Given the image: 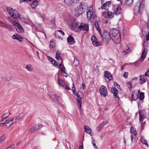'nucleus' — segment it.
Instances as JSON below:
<instances>
[{
    "label": "nucleus",
    "mask_w": 149,
    "mask_h": 149,
    "mask_svg": "<svg viewBox=\"0 0 149 149\" xmlns=\"http://www.w3.org/2000/svg\"><path fill=\"white\" fill-rule=\"evenodd\" d=\"M111 39L116 44L120 43L121 40V35L117 29H113L110 31Z\"/></svg>",
    "instance_id": "nucleus-1"
},
{
    "label": "nucleus",
    "mask_w": 149,
    "mask_h": 149,
    "mask_svg": "<svg viewBox=\"0 0 149 149\" xmlns=\"http://www.w3.org/2000/svg\"><path fill=\"white\" fill-rule=\"evenodd\" d=\"M144 0H141V1L139 0L136 3L134 9V12L135 15H137L139 12L140 14H142V11L143 10L144 7Z\"/></svg>",
    "instance_id": "nucleus-2"
},
{
    "label": "nucleus",
    "mask_w": 149,
    "mask_h": 149,
    "mask_svg": "<svg viewBox=\"0 0 149 149\" xmlns=\"http://www.w3.org/2000/svg\"><path fill=\"white\" fill-rule=\"evenodd\" d=\"M95 25L101 36H102L104 38L107 40H109L111 38L110 31L109 32H108L107 31H105L103 33L102 35V32L100 30V28L99 27L98 22L97 21H95Z\"/></svg>",
    "instance_id": "nucleus-3"
},
{
    "label": "nucleus",
    "mask_w": 149,
    "mask_h": 149,
    "mask_svg": "<svg viewBox=\"0 0 149 149\" xmlns=\"http://www.w3.org/2000/svg\"><path fill=\"white\" fill-rule=\"evenodd\" d=\"M7 13L13 19H20L21 15L16 10L11 8L8 7L6 8Z\"/></svg>",
    "instance_id": "nucleus-4"
},
{
    "label": "nucleus",
    "mask_w": 149,
    "mask_h": 149,
    "mask_svg": "<svg viewBox=\"0 0 149 149\" xmlns=\"http://www.w3.org/2000/svg\"><path fill=\"white\" fill-rule=\"evenodd\" d=\"M9 21L13 24L18 32L22 33L24 32V29L17 21L15 20V19H9Z\"/></svg>",
    "instance_id": "nucleus-5"
},
{
    "label": "nucleus",
    "mask_w": 149,
    "mask_h": 149,
    "mask_svg": "<svg viewBox=\"0 0 149 149\" xmlns=\"http://www.w3.org/2000/svg\"><path fill=\"white\" fill-rule=\"evenodd\" d=\"M147 50L146 49L143 50L140 58L134 63L135 66L138 67L139 64L144 60L147 54Z\"/></svg>",
    "instance_id": "nucleus-6"
},
{
    "label": "nucleus",
    "mask_w": 149,
    "mask_h": 149,
    "mask_svg": "<svg viewBox=\"0 0 149 149\" xmlns=\"http://www.w3.org/2000/svg\"><path fill=\"white\" fill-rule=\"evenodd\" d=\"M75 88L74 86L72 88V90L74 93L76 95L77 98L76 99L77 102V105L79 109L80 110L81 108V104H82L81 100V97H80V95L79 94V92L77 93H75Z\"/></svg>",
    "instance_id": "nucleus-7"
},
{
    "label": "nucleus",
    "mask_w": 149,
    "mask_h": 149,
    "mask_svg": "<svg viewBox=\"0 0 149 149\" xmlns=\"http://www.w3.org/2000/svg\"><path fill=\"white\" fill-rule=\"evenodd\" d=\"M86 13L88 17L90 19H94L95 17H96L95 15V11L93 10L92 8L91 7L88 9Z\"/></svg>",
    "instance_id": "nucleus-8"
},
{
    "label": "nucleus",
    "mask_w": 149,
    "mask_h": 149,
    "mask_svg": "<svg viewBox=\"0 0 149 149\" xmlns=\"http://www.w3.org/2000/svg\"><path fill=\"white\" fill-rule=\"evenodd\" d=\"M79 28V32L81 30L88 31L89 30V27L88 25L84 23H80Z\"/></svg>",
    "instance_id": "nucleus-9"
},
{
    "label": "nucleus",
    "mask_w": 149,
    "mask_h": 149,
    "mask_svg": "<svg viewBox=\"0 0 149 149\" xmlns=\"http://www.w3.org/2000/svg\"><path fill=\"white\" fill-rule=\"evenodd\" d=\"M80 23L74 20L72 24V29L76 32H79V25Z\"/></svg>",
    "instance_id": "nucleus-10"
},
{
    "label": "nucleus",
    "mask_w": 149,
    "mask_h": 149,
    "mask_svg": "<svg viewBox=\"0 0 149 149\" xmlns=\"http://www.w3.org/2000/svg\"><path fill=\"white\" fill-rule=\"evenodd\" d=\"M99 91L102 97H105L107 95V89L104 85H102L99 89Z\"/></svg>",
    "instance_id": "nucleus-11"
},
{
    "label": "nucleus",
    "mask_w": 149,
    "mask_h": 149,
    "mask_svg": "<svg viewBox=\"0 0 149 149\" xmlns=\"http://www.w3.org/2000/svg\"><path fill=\"white\" fill-rule=\"evenodd\" d=\"M91 40L93 44L95 46H100L101 45V42L100 41H97V39L95 36L92 37Z\"/></svg>",
    "instance_id": "nucleus-12"
},
{
    "label": "nucleus",
    "mask_w": 149,
    "mask_h": 149,
    "mask_svg": "<svg viewBox=\"0 0 149 149\" xmlns=\"http://www.w3.org/2000/svg\"><path fill=\"white\" fill-rule=\"evenodd\" d=\"M41 127V126L40 124L35 125L32 126L29 130V132L31 133L40 129Z\"/></svg>",
    "instance_id": "nucleus-13"
},
{
    "label": "nucleus",
    "mask_w": 149,
    "mask_h": 149,
    "mask_svg": "<svg viewBox=\"0 0 149 149\" xmlns=\"http://www.w3.org/2000/svg\"><path fill=\"white\" fill-rule=\"evenodd\" d=\"M85 9L83 7L80 8L77 7V8L76 9L75 11L76 16H79L83 14L84 13Z\"/></svg>",
    "instance_id": "nucleus-14"
},
{
    "label": "nucleus",
    "mask_w": 149,
    "mask_h": 149,
    "mask_svg": "<svg viewBox=\"0 0 149 149\" xmlns=\"http://www.w3.org/2000/svg\"><path fill=\"white\" fill-rule=\"evenodd\" d=\"M12 38L14 40H17L19 42H22L23 40V38L20 35L15 34L12 36Z\"/></svg>",
    "instance_id": "nucleus-15"
},
{
    "label": "nucleus",
    "mask_w": 149,
    "mask_h": 149,
    "mask_svg": "<svg viewBox=\"0 0 149 149\" xmlns=\"http://www.w3.org/2000/svg\"><path fill=\"white\" fill-rule=\"evenodd\" d=\"M111 91L114 95L116 100L117 101H118L119 100V98L117 96V89L115 88H113L111 89Z\"/></svg>",
    "instance_id": "nucleus-16"
},
{
    "label": "nucleus",
    "mask_w": 149,
    "mask_h": 149,
    "mask_svg": "<svg viewBox=\"0 0 149 149\" xmlns=\"http://www.w3.org/2000/svg\"><path fill=\"white\" fill-rule=\"evenodd\" d=\"M15 122V118H13L6 123L5 126L6 128H8L12 125Z\"/></svg>",
    "instance_id": "nucleus-17"
},
{
    "label": "nucleus",
    "mask_w": 149,
    "mask_h": 149,
    "mask_svg": "<svg viewBox=\"0 0 149 149\" xmlns=\"http://www.w3.org/2000/svg\"><path fill=\"white\" fill-rule=\"evenodd\" d=\"M140 81L139 83L140 84L142 85L146 82L147 80V78L144 75H140Z\"/></svg>",
    "instance_id": "nucleus-18"
},
{
    "label": "nucleus",
    "mask_w": 149,
    "mask_h": 149,
    "mask_svg": "<svg viewBox=\"0 0 149 149\" xmlns=\"http://www.w3.org/2000/svg\"><path fill=\"white\" fill-rule=\"evenodd\" d=\"M85 131L87 133L91 135H92V133L91 132V129L87 125H85L84 127Z\"/></svg>",
    "instance_id": "nucleus-19"
},
{
    "label": "nucleus",
    "mask_w": 149,
    "mask_h": 149,
    "mask_svg": "<svg viewBox=\"0 0 149 149\" xmlns=\"http://www.w3.org/2000/svg\"><path fill=\"white\" fill-rule=\"evenodd\" d=\"M104 76L107 77L109 81L112 79V77L111 74L107 71H105L104 73Z\"/></svg>",
    "instance_id": "nucleus-20"
},
{
    "label": "nucleus",
    "mask_w": 149,
    "mask_h": 149,
    "mask_svg": "<svg viewBox=\"0 0 149 149\" xmlns=\"http://www.w3.org/2000/svg\"><path fill=\"white\" fill-rule=\"evenodd\" d=\"M48 59L55 66H57V63L54 60L51 58L50 56H47Z\"/></svg>",
    "instance_id": "nucleus-21"
},
{
    "label": "nucleus",
    "mask_w": 149,
    "mask_h": 149,
    "mask_svg": "<svg viewBox=\"0 0 149 149\" xmlns=\"http://www.w3.org/2000/svg\"><path fill=\"white\" fill-rule=\"evenodd\" d=\"M87 7V4L85 2H82L79 3V5H78L77 7L79 8H86Z\"/></svg>",
    "instance_id": "nucleus-22"
},
{
    "label": "nucleus",
    "mask_w": 149,
    "mask_h": 149,
    "mask_svg": "<svg viewBox=\"0 0 149 149\" xmlns=\"http://www.w3.org/2000/svg\"><path fill=\"white\" fill-rule=\"evenodd\" d=\"M110 4V2L109 1H108L104 4L101 7V8L102 9H105L107 8V7H109V5Z\"/></svg>",
    "instance_id": "nucleus-23"
},
{
    "label": "nucleus",
    "mask_w": 149,
    "mask_h": 149,
    "mask_svg": "<svg viewBox=\"0 0 149 149\" xmlns=\"http://www.w3.org/2000/svg\"><path fill=\"white\" fill-rule=\"evenodd\" d=\"M24 114L23 113H19L16 117H15V119L16 120H19L22 119L24 116Z\"/></svg>",
    "instance_id": "nucleus-24"
},
{
    "label": "nucleus",
    "mask_w": 149,
    "mask_h": 149,
    "mask_svg": "<svg viewBox=\"0 0 149 149\" xmlns=\"http://www.w3.org/2000/svg\"><path fill=\"white\" fill-rule=\"evenodd\" d=\"M64 3L67 6H71L73 5L72 0H64Z\"/></svg>",
    "instance_id": "nucleus-25"
},
{
    "label": "nucleus",
    "mask_w": 149,
    "mask_h": 149,
    "mask_svg": "<svg viewBox=\"0 0 149 149\" xmlns=\"http://www.w3.org/2000/svg\"><path fill=\"white\" fill-rule=\"evenodd\" d=\"M38 2L37 1L34 0L31 4V6L33 8H35L38 4Z\"/></svg>",
    "instance_id": "nucleus-26"
},
{
    "label": "nucleus",
    "mask_w": 149,
    "mask_h": 149,
    "mask_svg": "<svg viewBox=\"0 0 149 149\" xmlns=\"http://www.w3.org/2000/svg\"><path fill=\"white\" fill-rule=\"evenodd\" d=\"M107 123L106 121H103L98 127L97 128V130L98 131H99Z\"/></svg>",
    "instance_id": "nucleus-27"
},
{
    "label": "nucleus",
    "mask_w": 149,
    "mask_h": 149,
    "mask_svg": "<svg viewBox=\"0 0 149 149\" xmlns=\"http://www.w3.org/2000/svg\"><path fill=\"white\" fill-rule=\"evenodd\" d=\"M26 69L29 71H32L33 70V68L31 64H28L26 66Z\"/></svg>",
    "instance_id": "nucleus-28"
},
{
    "label": "nucleus",
    "mask_w": 149,
    "mask_h": 149,
    "mask_svg": "<svg viewBox=\"0 0 149 149\" xmlns=\"http://www.w3.org/2000/svg\"><path fill=\"white\" fill-rule=\"evenodd\" d=\"M60 79H59L58 80V84L60 86H61L63 88H65L67 90H70V88L69 86H66V85H65V84L61 85V84L60 82Z\"/></svg>",
    "instance_id": "nucleus-29"
},
{
    "label": "nucleus",
    "mask_w": 149,
    "mask_h": 149,
    "mask_svg": "<svg viewBox=\"0 0 149 149\" xmlns=\"http://www.w3.org/2000/svg\"><path fill=\"white\" fill-rule=\"evenodd\" d=\"M52 100L55 103H58V97L56 96V94L52 95Z\"/></svg>",
    "instance_id": "nucleus-30"
},
{
    "label": "nucleus",
    "mask_w": 149,
    "mask_h": 149,
    "mask_svg": "<svg viewBox=\"0 0 149 149\" xmlns=\"http://www.w3.org/2000/svg\"><path fill=\"white\" fill-rule=\"evenodd\" d=\"M121 11V8L118 6L116 9V10L115 11V13L116 15H118L120 14Z\"/></svg>",
    "instance_id": "nucleus-31"
},
{
    "label": "nucleus",
    "mask_w": 149,
    "mask_h": 149,
    "mask_svg": "<svg viewBox=\"0 0 149 149\" xmlns=\"http://www.w3.org/2000/svg\"><path fill=\"white\" fill-rule=\"evenodd\" d=\"M59 66L61 68V72H63L64 73L66 74V73L65 72V68L64 65H62L61 64H60Z\"/></svg>",
    "instance_id": "nucleus-32"
},
{
    "label": "nucleus",
    "mask_w": 149,
    "mask_h": 149,
    "mask_svg": "<svg viewBox=\"0 0 149 149\" xmlns=\"http://www.w3.org/2000/svg\"><path fill=\"white\" fill-rule=\"evenodd\" d=\"M144 93L143 92H141L139 97V98L140 100H144Z\"/></svg>",
    "instance_id": "nucleus-33"
},
{
    "label": "nucleus",
    "mask_w": 149,
    "mask_h": 149,
    "mask_svg": "<svg viewBox=\"0 0 149 149\" xmlns=\"http://www.w3.org/2000/svg\"><path fill=\"white\" fill-rule=\"evenodd\" d=\"M56 58L57 60H59L60 59L61 60V58H60V54L59 52L57 51L56 54Z\"/></svg>",
    "instance_id": "nucleus-34"
},
{
    "label": "nucleus",
    "mask_w": 149,
    "mask_h": 149,
    "mask_svg": "<svg viewBox=\"0 0 149 149\" xmlns=\"http://www.w3.org/2000/svg\"><path fill=\"white\" fill-rule=\"evenodd\" d=\"M73 63L75 66H77L79 64V61L77 58H74Z\"/></svg>",
    "instance_id": "nucleus-35"
},
{
    "label": "nucleus",
    "mask_w": 149,
    "mask_h": 149,
    "mask_svg": "<svg viewBox=\"0 0 149 149\" xmlns=\"http://www.w3.org/2000/svg\"><path fill=\"white\" fill-rule=\"evenodd\" d=\"M133 0H127L125 3V5L127 6H130L133 3Z\"/></svg>",
    "instance_id": "nucleus-36"
},
{
    "label": "nucleus",
    "mask_w": 149,
    "mask_h": 149,
    "mask_svg": "<svg viewBox=\"0 0 149 149\" xmlns=\"http://www.w3.org/2000/svg\"><path fill=\"white\" fill-rule=\"evenodd\" d=\"M139 122H143V119L145 118L143 116H142L141 113L139 112Z\"/></svg>",
    "instance_id": "nucleus-37"
},
{
    "label": "nucleus",
    "mask_w": 149,
    "mask_h": 149,
    "mask_svg": "<svg viewBox=\"0 0 149 149\" xmlns=\"http://www.w3.org/2000/svg\"><path fill=\"white\" fill-rule=\"evenodd\" d=\"M49 46L52 48L54 47H55V42L53 40H51L50 42Z\"/></svg>",
    "instance_id": "nucleus-38"
},
{
    "label": "nucleus",
    "mask_w": 149,
    "mask_h": 149,
    "mask_svg": "<svg viewBox=\"0 0 149 149\" xmlns=\"http://www.w3.org/2000/svg\"><path fill=\"white\" fill-rule=\"evenodd\" d=\"M73 40H74V38L71 36H69L67 38V41L68 42H71Z\"/></svg>",
    "instance_id": "nucleus-39"
},
{
    "label": "nucleus",
    "mask_w": 149,
    "mask_h": 149,
    "mask_svg": "<svg viewBox=\"0 0 149 149\" xmlns=\"http://www.w3.org/2000/svg\"><path fill=\"white\" fill-rule=\"evenodd\" d=\"M141 123V131L144 128V126L145 125L146 122L144 121L140 122Z\"/></svg>",
    "instance_id": "nucleus-40"
},
{
    "label": "nucleus",
    "mask_w": 149,
    "mask_h": 149,
    "mask_svg": "<svg viewBox=\"0 0 149 149\" xmlns=\"http://www.w3.org/2000/svg\"><path fill=\"white\" fill-rule=\"evenodd\" d=\"M22 21L26 24H30L31 22L29 19H22Z\"/></svg>",
    "instance_id": "nucleus-41"
},
{
    "label": "nucleus",
    "mask_w": 149,
    "mask_h": 149,
    "mask_svg": "<svg viewBox=\"0 0 149 149\" xmlns=\"http://www.w3.org/2000/svg\"><path fill=\"white\" fill-rule=\"evenodd\" d=\"M2 120L1 121L0 123V125L1 126H2L4 125V124L7 121V120L6 119H2Z\"/></svg>",
    "instance_id": "nucleus-42"
},
{
    "label": "nucleus",
    "mask_w": 149,
    "mask_h": 149,
    "mask_svg": "<svg viewBox=\"0 0 149 149\" xmlns=\"http://www.w3.org/2000/svg\"><path fill=\"white\" fill-rule=\"evenodd\" d=\"M108 16L110 18L113 17L114 14L113 13L111 12H109L107 13Z\"/></svg>",
    "instance_id": "nucleus-43"
},
{
    "label": "nucleus",
    "mask_w": 149,
    "mask_h": 149,
    "mask_svg": "<svg viewBox=\"0 0 149 149\" xmlns=\"http://www.w3.org/2000/svg\"><path fill=\"white\" fill-rule=\"evenodd\" d=\"M9 114L8 113H6L3 114L1 117V119H6L9 116Z\"/></svg>",
    "instance_id": "nucleus-44"
},
{
    "label": "nucleus",
    "mask_w": 149,
    "mask_h": 149,
    "mask_svg": "<svg viewBox=\"0 0 149 149\" xmlns=\"http://www.w3.org/2000/svg\"><path fill=\"white\" fill-rule=\"evenodd\" d=\"M127 86L130 90L132 88V82H130L127 83Z\"/></svg>",
    "instance_id": "nucleus-45"
},
{
    "label": "nucleus",
    "mask_w": 149,
    "mask_h": 149,
    "mask_svg": "<svg viewBox=\"0 0 149 149\" xmlns=\"http://www.w3.org/2000/svg\"><path fill=\"white\" fill-rule=\"evenodd\" d=\"M5 138V136L4 135H2L0 137V145L1 142L3 141Z\"/></svg>",
    "instance_id": "nucleus-46"
},
{
    "label": "nucleus",
    "mask_w": 149,
    "mask_h": 149,
    "mask_svg": "<svg viewBox=\"0 0 149 149\" xmlns=\"http://www.w3.org/2000/svg\"><path fill=\"white\" fill-rule=\"evenodd\" d=\"M0 26L5 27L6 26V24L5 23L0 20Z\"/></svg>",
    "instance_id": "nucleus-47"
},
{
    "label": "nucleus",
    "mask_w": 149,
    "mask_h": 149,
    "mask_svg": "<svg viewBox=\"0 0 149 149\" xmlns=\"http://www.w3.org/2000/svg\"><path fill=\"white\" fill-rule=\"evenodd\" d=\"M131 131L132 134L134 135H136L137 134V133L136 132V131L134 129H133L132 130H131Z\"/></svg>",
    "instance_id": "nucleus-48"
},
{
    "label": "nucleus",
    "mask_w": 149,
    "mask_h": 149,
    "mask_svg": "<svg viewBox=\"0 0 149 149\" xmlns=\"http://www.w3.org/2000/svg\"><path fill=\"white\" fill-rule=\"evenodd\" d=\"M144 75L145 76V77H149V68L148 69V70L146 72L145 74V75Z\"/></svg>",
    "instance_id": "nucleus-49"
},
{
    "label": "nucleus",
    "mask_w": 149,
    "mask_h": 149,
    "mask_svg": "<svg viewBox=\"0 0 149 149\" xmlns=\"http://www.w3.org/2000/svg\"><path fill=\"white\" fill-rule=\"evenodd\" d=\"M14 145H12L9 146L6 149H14Z\"/></svg>",
    "instance_id": "nucleus-50"
},
{
    "label": "nucleus",
    "mask_w": 149,
    "mask_h": 149,
    "mask_svg": "<svg viewBox=\"0 0 149 149\" xmlns=\"http://www.w3.org/2000/svg\"><path fill=\"white\" fill-rule=\"evenodd\" d=\"M141 142L143 143V144H144L146 146H148V145L147 143V141L146 140H143V142L142 141Z\"/></svg>",
    "instance_id": "nucleus-51"
},
{
    "label": "nucleus",
    "mask_w": 149,
    "mask_h": 149,
    "mask_svg": "<svg viewBox=\"0 0 149 149\" xmlns=\"http://www.w3.org/2000/svg\"><path fill=\"white\" fill-rule=\"evenodd\" d=\"M128 73L127 72H125L123 75V77L125 78H126L128 76Z\"/></svg>",
    "instance_id": "nucleus-52"
},
{
    "label": "nucleus",
    "mask_w": 149,
    "mask_h": 149,
    "mask_svg": "<svg viewBox=\"0 0 149 149\" xmlns=\"http://www.w3.org/2000/svg\"><path fill=\"white\" fill-rule=\"evenodd\" d=\"M114 85L117 88L119 89L120 87V86L117 84L116 83H115L114 84Z\"/></svg>",
    "instance_id": "nucleus-53"
},
{
    "label": "nucleus",
    "mask_w": 149,
    "mask_h": 149,
    "mask_svg": "<svg viewBox=\"0 0 149 149\" xmlns=\"http://www.w3.org/2000/svg\"><path fill=\"white\" fill-rule=\"evenodd\" d=\"M134 93H132V100H134V99H135V97H134Z\"/></svg>",
    "instance_id": "nucleus-54"
},
{
    "label": "nucleus",
    "mask_w": 149,
    "mask_h": 149,
    "mask_svg": "<svg viewBox=\"0 0 149 149\" xmlns=\"http://www.w3.org/2000/svg\"><path fill=\"white\" fill-rule=\"evenodd\" d=\"M79 0H72L73 4L77 3Z\"/></svg>",
    "instance_id": "nucleus-55"
},
{
    "label": "nucleus",
    "mask_w": 149,
    "mask_h": 149,
    "mask_svg": "<svg viewBox=\"0 0 149 149\" xmlns=\"http://www.w3.org/2000/svg\"><path fill=\"white\" fill-rule=\"evenodd\" d=\"M146 40L147 41L149 40V32H148L147 35L146 36Z\"/></svg>",
    "instance_id": "nucleus-56"
},
{
    "label": "nucleus",
    "mask_w": 149,
    "mask_h": 149,
    "mask_svg": "<svg viewBox=\"0 0 149 149\" xmlns=\"http://www.w3.org/2000/svg\"><path fill=\"white\" fill-rule=\"evenodd\" d=\"M57 31L60 32L61 33V34L63 35H65L63 31L61 30H58Z\"/></svg>",
    "instance_id": "nucleus-57"
},
{
    "label": "nucleus",
    "mask_w": 149,
    "mask_h": 149,
    "mask_svg": "<svg viewBox=\"0 0 149 149\" xmlns=\"http://www.w3.org/2000/svg\"><path fill=\"white\" fill-rule=\"evenodd\" d=\"M12 79V77H7L6 80L8 81H9L11 80Z\"/></svg>",
    "instance_id": "nucleus-58"
},
{
    "label": "nucleus",
    "mask_w": 149,
    "mask_h": 149,
    "mask_svg": "<svg viewBox=\"0 0 149 149\" xmlns=\"http://www.w3.org/2000/svg\"><path fill=\"white\" fill-rule=\"evenodd\" d=\"M125 51L126 52V54H128L130 52V50H129L128 49H127Z\"/></svg>",
    "instance_id": "nucleus-59"
},
{
    "label": "nucleus",
    "mask_w": 149,
    "mask_h": 149,
    "mask_svg": "<svg viewBox=\"0 0 149 149\" xmlns=\"http://www.w3.org/2000/svg\"><path fill=\"white\" fill-rule=\"evenodd\" d=\"M82 88H83V89H84V88L86 87V85L84 84H82Z\"/></svg>",
    "instance_id": "nucleus-60"
},
{
    "label": "nucleus",
    "mask_w": 149,
    "mask_h": 149,
    "mask_svg": "<svg viewBox=\"0 0 149 149\" xmlns=\"http://www.w3.org/2000/svg\"><path fill=\"white\" fill-rule=\"evenodd\" d=\"M147 26L148 28L149 29V19H148L147 22Z\"/></svg>",
    "instance_id": "nucleus-61"
},
{
    "label": "nucleus",
    "mask_w": 149,
    "mask_h": 149,
    "mask_svg": "<svg viewBox=\"0 0 149 149\" xmlns=\"http://www.w3.org/2000/svg\"><path fill=\"white\" fill-rule=\"evenodd\" d=\"M138 79V77H134V78H133L132 79V80H136Z\"/></svg>",
    "instance_id": "nucleus-62"
},
{
    "label": "nucleus",
    "mask_w": 149,
    "mask_h": 149,
    "mask_svg": "<svg viewBox=\"0 0 149 149\" xmlns=\"http://www.w3.org/2000/svg\"><path fill=\"white\" fill-rule=\"evenodd\" d=\"M122 54L123 55H125L126 54L125 51V50H123L122 52Z\"/></svg>",
    "instance_id": "nucleus-63"
},
{
    "label": "nucleus",
    "mask_w": 149,
    "mask_h": 149,
    "mask_svg": "<svg viewBox=\"0 0 149 149\" xmlns=\"http://www.w3.org/2000/svg\"><path fill=\"white\" fill-rule=\"evenodd\" d=\"M79 149H83V146H79Z\"/></svg>",
    "instance_id": "nucleus-64"
}]
</instances>
